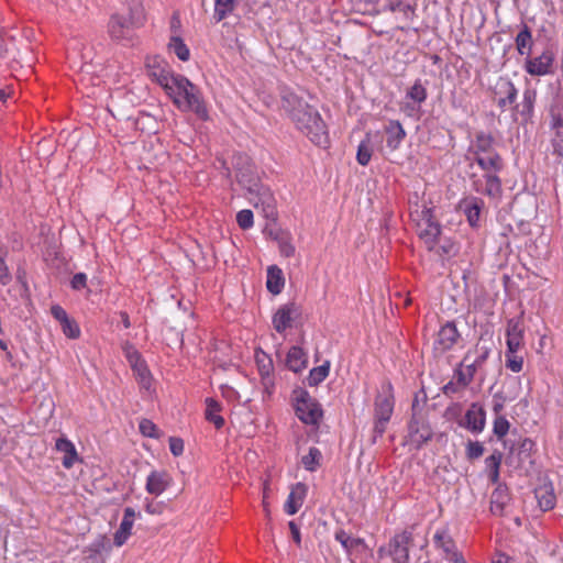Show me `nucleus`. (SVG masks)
Returning <instances> with one entry per match:
<instances>
[{"mask_svg": "<svg viewBox=\"0 0 563 563\" xmlns=\"http://www.w3.org/2000/svg\"><path fill=\"white\" fill-rule=\"evenodd\" d=\"M282 104L296 129L310 142L324 148L329 145L328 128L318 110L294 92H285Z\"/></svg>", "mask_w": 563, "mask_h": 563, "instance_id": "obj_1", "label": "nucleus"}, {"mask_svg": "<svg viewBox=\"0 0 563 563\" xmlns=\"http://www.w3.org/2000/svg\"><path fill=\"white\" fill-rule=\"evenodd\" d=\"M154 77L180 111H192L201 120L209 119L201 92L189 79L169 69L161 68L154 73Z\"/></svg>", "mask_w": 563, "mask_h": 563, "instance_id": "obj_2", "label": "nucleus"}, {"mask_svg": "<svg viewBox=\"0 0 563 563\" xmlns=\"http://www.w3.org/2000/svg\"><path fill=\"white\" fill-rule=\"evenodd\" d=\"M484 170L483 176L473 175L472 188L478 194L487 195L493 199L501 196V181L498 173L503 168V162L497 152L473 158Z\"/></svg>", "mask_w": 563, "mask_h": 563, "instance_id": "obj_3", "label": "nucleus"}, {"mask_svg": "<svg viewBox=\"0 0 563 563\" xmlns=\"http://www.w3.org/2000/svg\"><path fill=\"white\" fill-rule=\"evenodd\" d=\"M238 181L254 197L250 198L255 208L260 206L266 218L274 219L276 216L275 199L271 190L263 186L251 168L245 172L240 169L236 175Z\"/></svg>", "mask_w": 563, "mask_h": 563, "instance_id": "obj_4", "label": "nucleus"}, {"mask_svg": "<svg viewBox=\"0 0 563 563\" xmlns=\"http://www.w3.org/2000/svg\"><path fill=\"white\" fill-rule=\"evenodd\" d=\"M67 58L70 67L81 74V82L89 80L92 85H96L92 78H87L95 71V49L91 44L80 40L74 41L68 47Z\"/></svg>", "mask_w": 563, "mask_h": 563, "instance_id": "obj_5", "label": "nucleus"}, {"mask_svg": "<svg viewBox=\"0 0 563 563\" xmlns=\"http://www.w3.org/2000/svg\"><path fill=\"white\" fill-rule=\"evenodd\" d=\"M411 217L417 222L419 238L428 250H433L441 233V227L434 220L432 208L423 206L421 210L411 211Z\"/></svg>", "mask_w": 563, "mask_h": 563, "instance_id": "obj_6", "label": "nucleus"}, {"mask_svg": "<svg viewBox=\"0 0 563 563\" xmlns=\"http://www.w3.org/2000/svg\"><path fill=\"white\" fill-rule=\"evenodd\" d=\"M292 402L299 420L306 424H316L322 416L318 402L303 388H296L292 391Z\"/></svg>", "mask_w": 563, "mask_h": 563, "instance_id": "obj_7", "label": "nucleus"}, {"mask_svg": "<svg viewBox=\"0 0 563 563\" xmlns=\"http://www.w3.org/2000/svg\"><path fill=\"white\" fill-rule=\"evenodd\" d=\"M137 11V3L134 2L126 12L113 13L108 24V33L112 40L129 42L133 35V18Z\"/></svg>", "mask_w": 563, "mask_h": 563, "instance_id": "obj_8", "label": "nucleus"}, {"mask_svg": "<svg viewBox=\"0 0 563 563\" xmlns=\"http://www.w3.org/2000/svg\"><path fill=\"white\" fill-rule=\"evenodd\" d=\"M394 411V397L391 394V386H386L375 400V427L374 430L378 435H383L387 422Z\"/></svg>", "mask_w": 563, "mask_h": 563, "instance_id": "obj_9", "label": "nucleus"}, {"mask_svg": "<svg viewBox=\"0 0 563 563\" xmlns=\"http://www.w3.org/2000/svg\"><path fill=\"white\" fill-rule=\"evenodd\" d=\"M301 318V307L295 301L286 302L277 308L272 317L273 328L279 334L291 329Z\"/></svg>", "mask_w": 563, "mask_h": 563, "instance_id": "obj_10", "label": "nucleus"}, {"mask_svg": "<svg viewBox=\"0 0 563 563\" xmlns=\"http://www.w3.org/2000/svg\"><path fill=\"white\" fill-rule=\"evenodd\" d=\"M554 52L547 48L538 56H528L525 62V70L531 76L551 75L554 71Z\"/></svg>", "mask_w": 563, "mask_h": 563, "instance_id": "obj_11", "label": "nucleus"}, {"mask_svg": "<svg viewBox=\"0 0 563 563\" xmlns=\"http://www.w3.org/2000/svg\"><path fill=\"white\" fill-rule=\"evenodd\" d=\"M433 543L434 547L441 551L444 560L452 563H466L446 529H438L435 531Z\"/></svg>", "mask_w": 563, "mask_h": 563, "instance_id": "obj_12", "label": "nucleus"}, {"mask_svg": "<svg viewBox=\"0 0 563 563\" xmlns=\"http://www.w3.org/2000/svg\"><path fill=\"white\" fill-rule=\"evenodd\" d=\"M459 424L473 434L482 433L486 427L484 406L479 402H472Z\"/></svg>", "mask_w": 563, "mask_h": 563, "instance_id": "obj_13", "label": "nucleus"}, {"mask_svg": "<svg viewBox=\"0 0 563 563\" xmlns=\"http://www.w3.org/2000/svg\"><path fill=\"white\" fill-rule=\"evenodd\" d=\"M494 99L501 111L512 106L517 100L518 90L507 77H499L493 86Z\"/></svg>", "mask_w": 563, "mask_h": 563, "instance_id": "obj_14", "label": "nucleus"}, {"mask_svg": "<svg viewBox=\"0 0 563 563\" xmlns=\"http://www.w3.org/2000/svg\"><path fill=\"white\" fill-rule=\"evenodd\" d=\"M460 339V333L453 322H446L439 330L433 342V349L437 353H445L451 350Z\"/></svg>", "mask_w": 563, "mask_h": 563, "instance_id": "obj_15", "label": "nucleus"}, {"mask_svg": "<svg viewBox=\"0 0 563 563\" xmlns=\"http://www.w3.org/2000/svg\"><path fill=\"white\" fill-rule=\"evenodd\" d=\"M411 533L404 531L396 534L389 542L388 552L395 563H407L409 559L408 545Z\"/></svg>", "mask_w": 563, "mask_h": 563, "instance_id": "obj_16", "label": "nucleus"}, {"mask_svg": "<svg viewBox=\"0 0 563 563\" xmlns=\"http://www.w3.org/2000/svg\"><path fill=\"white\" fill-rule=\"evenodd\" d=\"M525 330L520 317L508 320L506 327V345L509 352H518L523 345Z\"/></svg>", "mask_w": 563, "mask_h": 563, "instance_id": "obj_17", "label": "nucleus"}, {"mask_svg": "<svg viewBox=\"0 0 563 563\" xmlns=\"http://www.w3.org/2000/svg\"><path fill=\"white\" fill-rule=\"evenodd\" d=\"M459 207L465 214L471 227H477L482 209L484 208L483 199L475 196H467L461 199Z\"/></svg>", "mask_w": 563, "mask_h": 563, "instance_id": "obj_18", "label": "nucleus"}, {"mask_svg": "<svg viewBox=\"0 0 563 563\" xmlns=\"http://www.w3.org/2000/svg\"><path fill=\"white\" fill-rule=\"evenodd\" d=\"M172 476L165 471H152L146 479L145 489L154 496L162 495L172 484Z\"/></svg>", "mask_w": 563, "mask_h": 563, "instance_id": "obj_19", "label": "nucleus"}, {"mask_svg": "<svg viewBox=\"0 0 563 563\" xmlns=\"http://www.w3.org/2000/svg\"><path fill=\"white\" fill-rule=\"evenodd\" d=\"M136 512L133 508L126 507L124 509L122 521L113 536L115 547H122L131 537Z\"/></svg>", "mask_w": 563, "mask_h": 563, "instance_id": "obj_20", "label": "nucleus"}, {"mask_svg": "<svg viewBox=\"0 0 563 563\" xmlns=\"http://www.w3.org/2000/svg\"><path fill=\"white\" fill-rule=\"evenodd\" d=\"M307 486L302 483L295 484L285 503V511L287 515L292 516L298 512V510L303 505L305 498L307 496Z\"/></svg>", "mask_w": 563, "mask_h": 563, "instance_id": "obj_21", "label": "nucleus"}, {"mask_svg": "<svg viewBox=\"0 0 563 563\" xmlns=\"http://www.w3.org/2000/svg\"><path fill=\"white\" fill-rule=\"evenodd\" d=\"M255 361L258 368V373L262 377V383L266 389L274 386L272 373H273V361L268 354L262 350L255 352Z\"/></svg>", "mask_w": 563, "mask_h": 563, "instance_id": "obj_22", "label": "nucleus"}, {"mask_svg": "<svg viewBox=\"0 0 563 563\" xmlns=\"http://www.w3.org/2000/svg\"><path fill=\"white\" fill-rule=\"evenodd\" d=\"M534 495L538 500L539 507L543 511H548L552 509L556 504V497L554 494V488L552 483L550 482H542L538 487L534 489Z\"/></svg>", "mask_w": 563, "mask_h": 563, "instance_id": "obj_23", "label": "nucleus"}, {"mask_svg": "<svg viewBox=\"0 0 563 563\" xmlns=\"http://www.w3.org/2000/svg\"><path fill=\"white\" fill-rule=\"evenodd\" d=\"M493 144L494 140L490 135L481 133L471 143L468 154L472 158H476L496 152Z\"/></svg>", "mask_w": 563, "mask_h": 563, "instance_id": "obj_24", "label": "nucleus"}, {"mask_svg": "<svg viewBox=\"0 0 563 563\" xmlns=\"http://www.w3.org/2000/svg\"><path fill=\"white\" fill-rule=\"evenodd\" d=\"M471 357H472V354H471V352H468L464 356V360H463L460 368H457L455 371L456 382H457V384H460L463 387H466L467 385L471 384V382L474 379L475 373L477 371L476 364H473L472 362H470Z\"/></svg>", "mask_w": 563, "mask_h": 563, "instance_id": "obj_25", "label": "nucleus"}, {"mask_svg": "<svg viewBox=\"0 0 563 563\" xmlns=\"http://www.w3.org/2000/svg\"><path fill=\"white\" fill-rule=\"evenodd\" d=\"M385 132L387 135V147H389L391 151L397 150L406 136V132L400 122L395 120L390 121L386 125Z\"/></svg>", "mask_w": 563, "mask_h": 563, "instance_id": "obj_26", "label": "nucleus"}, {"mask_svg": "<svg viewBox=\"0 0 563 563\" xmlns=\"http://www.w3.org/2000/svg\"><path fill=\"white\" fill-rule=\"evenodd\" d=\"M285 286V277L283 271L276 266L271 265L267 268L266 287L273 295H279Z\"/></svg>", "mask_w": 563, "mask_h": 563, "instance_id": "obj_27", "label": "nucleus"}, {"mask_svg": "<svg viewBox=\"0 0 563 563\" xmlns=\"http://www.w3.org/2000/svg\"><path fill=\"white\" fill-rule=\"evenodd\" d=\"M287 367L294 373H299L307 367V356L299 346H291L286 357Z\"/></svg>", "mask_w": 563, "mask_h": 563, "instance_id": "obj_28", "label": "nucleus"}, {"mask_svg": "<svg viewBox=\"0 0 563 563\" xmlns=\"http://www.w3.org/2000/svg\"><path fill=\"white\" fill-rule=\"evenodd\" d=\"M409 437L410 442L419 448L432 438V431L429 426L415 421L409 426Z\"/></svg>", "mask_w": 563, "mask_h": 563, "instance_id": "obj_29", "label": "nucleus"}, {"mask_svg": "<svg viewBox=\"0 0 563 563\" xmlns=\"http://www.w3.org/2000/svg\"><path fill=\"white\" fill-rule=\"evenodd\" d=\"M55 448L57 451L63 452L65 454V456L63 457L64 467L70 468L78 460L76 448L68 439L58 438L56 440Z\"/></svg>", "mask_w": 563, "mask_h": 563, "instance_id": "obj_30", "label": "nucleus"}, {"mask_svg": "<svg viewBox=\"0 0 563 563\" xmlns=\"http://www.w3.org/2000/svg\"><path fill=\"white\" fill-rule=\"evenodd\" d=\"M509 497L507 488L501 485H498L492 493L490 511L497 516L503 515Z\"/></svg>", "mask_w": 563, "mask_h": 563, "instance_id": "obj_31", "label": "nucleus"}, {"mask_svg": "<svg viewBox=\"0 0 563 563\" xmlns=\"http://www.w3.org/2000/svg\"><path fill=\"white\" fill-rule=\"evenodd\" d=\"M335 540L340 542L347 554L365 548L364 541L362 539L353 538L344 530H339L335 532Z\"/></svg>", "mask_w": 563, "mask_h": 563, "instance_id": "obj_32", "label": "nucleus"}, {"mask_svg": "<svg viewBox=\"0 0 563 563\" xmlns=\"http://www.w3.org/2000/svg\"><path fill=\"white\" fill-rule=\"evenodd\" d=\"M206 419L213 423L217 429H220L224 424V419L220 416L221 406L213 398L206 399Z\"/></svg>", "mask_w": 563, "mask_h": 563, "instance_id": "obj_33", "label": "nucleus"}, {"mask_svg": "<svg viewBox=\"0 0 563 563\" xmlns=\"http://www.w3.org/2000/svg\"><path fill=\"white\" fill-rule=\"evenodd\" d=\"M238 7V0H214L213 18L217 22L230 16Z\"/></svg>", "mask_w": 563, "mask_h": 563, "instance_id": "obj_34", "label": "nucleus"}, {"mask_svg": "<svg viewBox=\"0 0 563 563\" xmlns=\"http://www.w3.org/2000/svg\"><path fill=\"white\" fill-rule=\"evenodd\" d=\"M168 51L175 54L181 62H187L190 58V51L188 46L178 35H173L170 37L168 43Z\"/></svg>", "mask_w": 563, "mask_h": 563, "instance_id": "obj_35", "label": "nucleus"}, {"mask_svg": "<svg viewBox=\"0 0 563 563\" xmlns=\"http://www.w3.org/2000/svg\"><path fill=\"white\" fill-rule=\"evenodd\" d=\"M516 47L520 55H530L532 48V36L528 26H525L516 36Z\"/></svg>", "mask_w": 563, "mask_h": 563, "instance_id": "obj_36", "label": "nucleus"}, {"mask_svg": "<svg viewBox=\"0 0 563 563\" xmlns=\"http://www.w3.org/2000/svg\"><path fill=\"white\" fill-rule=\"evenodd\" d=\"M427 89L420 80H416L415 84L407 90L405 99L421 106L427 100Z\"/></svg>", "mask_w": 563, "mask_h": 563, "instance_id": "obj_37", "label": "nucleus"}, {"mask_svg": "<svg viewBox=\"0 0 563 563\" xmlns=\"http://www.w3.org/2000/svg\"><path fill=\"white\" fill-rule=\"evenodd\" d=\"M373 146L371 144V135L366 134V137L358 144L356 159L360 165L366 166L372 157Z\"/></svg>", "mask_w": 563, "mask_h": 563, "instance_id": "obj_38", "label": "nucleus"}, {"mask_svg": "<svg viewBox=\"0 0 563 563\" xmlns=\"http://www.w3.org/2000/svg\"><path fill=\"white\" fill-rule=\"evenodd\" d=\"M132 369H133L141 387L145 390H150L152 387V375H151L145 362L143 361L142 363L137 364L136 366H133Z\"/></svg>", "mask_w": 563, "mask_h": 563, "instance_id": "obj_39", "label": "nucleus"}, {"mask_svg": "<svg viewBox=\"0 0 563 563\" xmlns=\"http://www.w3.org/2000/svg\"><path fill=\"white\" fill-rule=\"evenodd\" d=\"M111 547L109 542L107 541V538L104 536H99L93 542H91L87 549L86 552L89 553L90 559H95L96 555L101 554L102 552H110Z\"/></svg>", "mask_w": 563, "mask_h": 563, "instance_id": "obj_40", "label": "nucleus"}, {"mask_svg": "<svg viewBox=\"0 0 563 563\" xmlns=\"http://www.w3.org/2000/svg\"><path fill=\"white\" fill-rule=\"evenodd\" d=\"M537 100V91L534 89H526L522 96L521 114L530 118L533 113L534 103Z\"/></svg>", "mask_w": 563, "mask_h": 563, "instance_id": "obj_41", "label": "nucleus"}, {"mask_svg": "<svg viewBox=\"0 0 563 563\" xmlns=\"http://www.w3.org/2000/svg\"><path fill=\"white\" fill-rule=\"evenodd\" d=\"M320 460L321 452L317 448H310L308 454L301 457V463L307 471L313 472L319 466Z\"/></svg>", "mask_w": 563, "mask_h": 563, "instance_id": "obj_42", "label": "nucleus"}, {"mask_svg": "<svg viewBox=\"0 0 563 563\" xmlns=\"http://www.w3.org/2000/svg\"><path fill=\"white\" fill-rule=\"evenodd\" d=\"M329 364H322L312 368L308 376V383L310 386H317L321 382H323L329 375Z\"/></svg>", "mask_w": 563, "mask_h": 563, "instance_id": "obj_43", "label": "nucleus"}, {"mask_svg": "<svg viewBox=\"0 0 563 563\" xmlns=\"http://www.w3.org/2000/svg\"><path fill=\"white\" fill-rule=\"evenodd\" d=\"M506 367L514 373H519L523 367V357L518 355L517 352H509L506 350Z\"/></svg>", "mask_w": 563, "mask_h": 563, "instance_id": "obj_44", "label": "nucleus"}, {"mask_svg": "<svg viewBox=\"0 0 563 563\" xmlns=\"http://www.w3.org/2000/svg\"><path fill=\"white\" fill-rule=\"evenodd\" d=\"M125 358L128 360L131 367L136 366L143 362V358L139 351L130 343L125 342L122 346Z\"/></svg>", "mask_w": 563, "mask_h": 563, "instance_id": "obj_45", "label": "nucleus"}, {"mask_svg": "<svg viewBox=\"0 0 563 563\" xmlns=\"http://www.w3.org/2000/svg\"><path fill=\"white\" fill-rule=\"evenodd\" d=\"M510 423L504 416H497L493 423V432L498 439H503L509 431Z\"/></svg>", "mask_w": 563, "mask_h": 563, "instance_id": "obj_46", "label": "nucleus"}, {"mask_svg": "<svg viewBox=\"0 0 563 563\" xmlns=\"http://www.w3.org/2000/svg\"><path fill=\"white\" fill-rule=\"evenodd\" d=\"M60 327H62L63 333L68 339H78L80 336L79 325L77 324V322L74 319L67 318L66 321H63L60 323Z\"/></svg>", "mask_w": 563, "mask_h": 563, "instance_id": "obj_47", "label": "nucleus"}, {"mask_svg": "<svg viewBox=\"0 0 563 563\" xmlns=\"http://www.w3.org/2000/svg\"><path fill=\"white\" fill-rule=\"evenodd\" d=\"M139 429H140V432L144 437H148V438H158L159 437V431H158L156 424L148 419H142L139 423Z\"/></svg>", "mask_w": 563, "mask_h": 563, "instance_id": "obj_48", "label": "nucleus"}, {"mask_svg": "<svg viewBox=\"0 0 563 563\" xmlns=\"http://www.w3.org/2000/svg\"><path fill=\"white\" fill-rule=\"evenodd\" d=\"M236 221L240 228L246 230L253 227V212L249 209H243L238 212Z\"/></svg>", "mask_w": 563, "mask_h": 563, "instance_id": "obj_49", "label": "nucleus"}, {"mask_svg": "<svg viewBox=\"0 0 563 563\" xmlns=\"http://www.w3.org/2000/svg\"><path fill=\"white\" fill-rule=\"evenodd\" d=\"M550 126L553 132L563 131V109L554 108L551 110Z\"/></svg>", "mask_w": 563, "mask_h": 563, "instance_id": "obj_50", "label": "nucleus"}, {"mask_svg": "<svg viewBox=\"0 0 563 563\" xmlns=\"http://www.w3.org/2000/svg\"><path fill=\"white\" fill-rule=\"evenodd\" d=\"M279 252L285 257H291L295 255V245L292 244L289 236H282L278 240Z\"/></svg>", "mask_w": 563, "mask_h": 563, "instance_id": "obj_51", "label": "nucleus"}, {"mask_svg": "<svg viewBox=\"0 0 563 563\" xmlns=\"http://www.w3.org/2000/svg\"><path fill=\"white\" fill-rule=\"evenodd\" d=\"M484 453V445L478 441H468L466 444V455L470 460L478 459Z\"/></svg>", "mask_w": 563, "mask_h": 563, "instance_id": "obj_52", "label": "nucleus"}, {"mask_svg": "<svg viewBox=\"0 0 563 563\" xmlns=\"http://www.w3.org/2000/svg\"><path fill=\"white\" fill-rule=\"evenodd\" d=\"M146 65L150 69V75L155 79L154 73L161 69H168L167 64L159 57L148 58Z\"/></svg>", "mask_w": 563, "mask_h": 563, "instance_id": "obj_53", "label": "nucleus"}, {"mask_svg": "<svg viewBox=\"0 0 563 563\" xmlns=\"http://www.w3.org/2000/svg\"><path fill=\"white\" fill-rule=\"evenodd\" d=\"M500 463H501V453L500 452H495L492 455H489L488 457H486V460H485L486 470L488 472L499 468Z\"/></svg>", "mask_w": 563, "mask_h": 563, "instance_id": "obj_54", "label": "nucleus"}, {"mask_svg": "<svg viewBox=\"0 0 563 563\" xmlns=\"http://www.w3.org/2000/svg\"><path fill=\"white\" fill-rule=\"evenodd\" d=\"M11 46H13V41L11 38H5L2 30L0 29V59L7 58Z\"/></svg>", "mask_w": 563, "mask_h": 563, "instance_id": "obj_55", "label": "nucleus"}, {"mask_svg": "<svg viewBox=\"0 0 563 563\" xmlns=\"http://www.w3.org/2000/svg\"><path fill=\"white\" fill-rule=\"evenodd\" d=\"M552 146L554 153L563 157V131L554 132V136L552 139Z\"/></svg>", "mask_w": 563, "mask_h": 563, "instance_id": "obj_56", "label": "nucleus"}, {"mask_svg": "<svg viewBox=\"0 0 563 563\" xmlns=\"http://www.w3.org/2000/svg\"><path fill=\"white\" fill-rule=\"evenodd\" d=\"M488 355H489V349L488 347H485V346L477 347L476 351H475V357L472 361V363L476 364V367L478 368L479 366H482L485 363V361L487 360Z\"/></svg>", "mask_w": 563, "mask_h": 563, "instance_id": "obj_57", "label": "nucleus"}, {"mask_svg": "<svg viewBox=\"0 0 563 563\" xmlns=\"http://www.w3.org/2000/svg\"><path fill=\"white\" fill-rule=\"evenodd\" d=\"M87 285V275L85 273H77L70 280V286L75 290H80Z\"/></svg>", "mask_w": 563, "mask_h": 563, "instance_id": "obj_58", "label": "nucleus"}, {"mask_svg": "<svg viewBox=\"0 0 563 563\" xmlns=\"http://www.w3.org/2000/svg\"><path fill=\"white\" fill-rule=\"evenodd\" d=\"M420 109V104L406 99L401 104V110L409 117H416L419 113Z\"/></svg>", "mask_w": 563, "mask_h": 563, "instance_id": "obj_59", "label": "nucleus"}, {"mask_svg": "<svg viewBox=\"0 0 563 563\" xmlns=\"http://www.w3.org/2000/svg\"><path fill=\"white\" fill-rule=\"evenodd\" d=\"M169 450L175 456L181 455L184 453V441L179 438H170Z\"/></svg>", "mask_w": 563, "mask_h": 563, "instance_id": "obj_60", "label": "nucleus"}, {"mask_svg": "<svg viewBox=\"0 0 563 563\" xmlns=\"http://www.w3.org/2000/svg\"><path fill=\"white\" fill-rule=\"evenodd\" d=\"M51 313L59 322V324L63 321H66L67 318H69L66 310L59 305H53L51 308Z\"/></svg>", "mask_w": 563, "mask_h": 563, "instance_id": "obj_61", "label": "nucleus"}, {"mask_svg": "<svg viewBox=\"0 0 563 563\" xmlns=\"http://www.w3.org/2000/svg\"><path fill=\"white\" fill-rule=\"evenodd\" d=\"M294 541L299 545L301 542L300 531L294 521L288 523Z\"/></svg>", "mask_w": 563, "mask_h": 563, "instance_id": "obj_62", "label": "nucleus"}, {"mask_svg": "<svg viewBox=\"0 0 563 563\" xmlns=\"http://www.w3.org/2000/svg\"><path fill=\"white\" fill-rule=\"evenodd\" d=\"M399 11L402 12L406 16H409L410 14L413 13V8L408 3L401 2V8Z\"/></svg>", "mask_w": 563, "mask_h": 563, "instance_id": "obj_63", "label": "nucleus"}, {"mask_svg": "<svg viewBox=\"0 0 563 563\" xmlns=\"http://www.w3.org/2000/svg\"><path fill=\"white\" fill-rule=\"evenodd\" d=\"M488 477L493 483H497L499 479V468L488 472Z\"/></svg>", "mask_w": 563, "mask_h": 563, "instance_id": "obj_64", "label": "nucleus"}]
</instances>
